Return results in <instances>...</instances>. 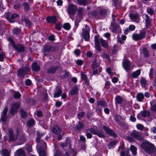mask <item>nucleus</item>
Returning a JSON list of instances; mask_svg holds the SVG:
<instances>
[{"mask_svg": "<svg viewBox=\"0 0 156 156\" xmlns=\"http://www.w3.org/2000/svg\"><path fill=\"white\" fill-rule=\"evenodd\" d=\"M142 149L146 153L151 154L156 152V148L154 145L148 141L143 142L141 145Z\"/></svg>", "mask_w": 156, "mask_h": 156, "instance_id": "1", "label": "nucleus"}, {"mask_svg": "<svg viewBox=\"0 0 156 156\" xmlns=\"http://www.w3.org/2000/svg\"><path fill=\"white\" fill-rule=\"evenodd\" d=\"M95 46L96 49L98 51H101V46L100 43L102 47L105 48H107L108 47V42L105 40H104L101 37L99 38L98 36L95 35L94 36Z\"/></svg>", "mask_w": 156, "mask_h": 156, "instance_id": "2", "label": "nucleus"}, {"mask_svg": "<svg viewBox=\"0 0 156 156\" xmlns=\"http://www.w3.org/2000/svg\"><path fill=\"white\" fill-rule=\"evenodd\" d=\"M100 62L99 60L95 59L93 62L92 66L93 69V74L96 75L101 71V68L100 67Z\"/></svg>", "mask_w": 156, "mask_h": 156, "instance_id": "3", "label": "nucleus"}, {"mask_svg": "<svg viewBox=\"0 0 156 156\" xmlns=\"http://www.w3.org/2000/svg\"><path fill=\"white\" fill-rule=\"evenodd\" d=\"M58 51V48L57 47L47 45L44 46L43 51L44 55H46L50 51L56 52Z\"/></svg>", "mask_w": 156, "mask_h": 156, "instance_id": "4", "label": "nucleus"}, {"mask_svg": "<svg viewBox=\"0 0 156 156\" xmlns=\"http://www.w3.org/2000/svg\"><path fill=\"white\" fill-rule=\"evenodd\" d=\"M146 33V32L145 31H140L139 34L134 33L132 35V38L135 41L141 40L145 37Z\"/></svg>", "mask_w": 156, "mask_h": 156, "instance_id": "5", "label": "nucleus"}, {"mask_svg": "<svg viewBox=\"0 0 156 156\" xmlns=\"http://www.w3.org/2000/svg\"><path fill=\"white\" fill-rule=\"evenodd\" d=\"M102 128L105 133L108 135L114 137H116L118 136L117 134L113 130L105 125L102 126Z\"/></svg>", "mask_w": 156, "mask_h": 156, "instance_id": "6", "label": "nucleus"}, {"mask_svg": "<svg viewBox=\"0 0 156 156\" xmlns=\"http://www.w3.org/2000/svg\"><path fill=\"white\" fill-rule=\"evenodd\" d=\"M90 30L89 27L87 25H85V29L82 30V36L86 41H87L90 38Z\"/></svg>", "mask_w": 156, "mask_h": 156, "instance_id": "7", "label": "nucleus"}, {"mask_svg": "<svg viewBox=\"0 0 156 156\" xmlns=\"http://www.w3.org/2000/svg\"><path fill=\"white\" fill-rule=\"evenodd\" d=\"M87 131V132L89 131L93 134L96 135L101 138H104L105 137L102 131L95 130L92 128L88 129Z\"/></svg>", "mask_w": 156, "mask_h": 156, "instance_id": "8", "label": "nucleus"}, {"mask_svg": "<svg viewBox=\"0 0 156 156\" xmlns=\"http://www.w3.org/2000/svg\"><path fill=\"white\" fill-rule=\"evenodd\" d=\"M77 9L76 6L73 4H70L68 6L67 12L70 16V15H75Z\"/></svg>", "mask_w": 156, "mask_h": 156, "instance_id": "9", "label": "nucleus"}, {"mask_svg": "<svg viewBox=\"0 0 156 156\" xmlns=\"http://www.w3.org/2000/svg\"><path fill=\"white\" fill-rule=\"evenodd\" d=\"M130 135L140 141H143L144 140V138L142 136L141 133L135 130H133L130 133Z\"/></svg>", "mask_w": 156, "mask_h": 156, "instance_id": "10", "label": "nucleus"}, {"mask_svg": "<svg viewBox=\"0 0 156 156\" xmlns=\"http://www.w3.org/2000/svg\"><path fill=\"white\" fill-rule=\"evenodd\" d=\"M111 25L110 29L112 32L115 33L120 32L121 30L120 26L115 22H112Z\"/></svg>", "mask_w": 156, "mask_h": 156, "instance_id": "11", "label": "nucleus"}, {"mask_svg": "<svg viewBox=\"0 0 156 156\" xmlns=\"http://www.w3.org/2000/svg\"><path fill=\"white\" fill-rule=\"evenodd\" d=\"M30 70L29 68L25 66L22 68L19 69L18 70V74L20 77H24V75L26 74Z\"/></svg>", "mask_w": 156, "mask_h": 156, "instance_id": "12", "label": "nucleus"}, {"mask_svg": "<svg viewBox=\"0 0 156 156\" xmlns=\"http://www.w3.org/2000/svg\"><path fill=\"white\" fill-rule=\"evenodd\" d=\"M37 137L36 138V142L37 143V145H44L45 147L46 146V144L43 140H40V139L41 136H43L44 133H42L39 131L37 132Z\"/></svg>", "mask_w": 156, "mask_h": 156, "instance_id": "13", "label": "nucleus"}, {"mask_svg": "<svg viewBox=\"0 0 156 156\" xmlns=\"http://www.w3.org/2000/svg\"><path fill=\"white\" fill-rule=\"evenodd\" d=\"M8 141L9 142L15 141L17 139L16 134L15 135L13 133V129L11 128L8 129Z\"/></svg>", "mask_w": 156, "mask_h": 156, "instance_id": "14", "label": "nucleus"}, {"mask_svg": "<svg viewBox=\"0 0 156 156\" xmlns=\"http://www.w3.org/2000/svg\"><path fill=\"white\" fill-rule=\"evenodd\" d=\"M8 110V108L7 107L5 108L1 114L0 121H2V124H4L5 123L7 119V114Z\"/></svg>", "mask_w": 156, "mask_h": 156, "instance_id": "15", "label": "nucleus"}, {"mask_svg": "<svg viewBox=\"0 0 156 156\" xmlns=\"http://www.w3.org/2000/svg\"><path fill=\"white\" fill-rule=\"evenodd\" d=\"M17 139L19 140L20 141V144H22L25 141V138L24 134L22 131H18L16 133Z\"/></svg>", "mask_w": 156, "mask_h": 156, "instance_id": "16", "label": "nucleus"}, {"mask_svg": "<svg viewBox=\"0 0 156 156\" xmlns=\"http://www.w3.org/2000/svg\"><path fill=\"white\" fill-rule=\"evenodd\" d=\"M20 107V105L18 103H15L12 105V107L9 112V114H10L12 115H14L15 113H16L17 109Z\"/></svg>", "mask_w": 156, "mask_h": 156, "instance_id": "17", "label": "nucleus"}, {"mask_svg": "<svg viewBox=\"0 0 156 156\" xmlns=\"http://www.w3.org/2000/svg\"><path fill=\"white\" fill-rule=\"evenodd\" d=\"M143 17L145 21L146 28L147 29L151 25V19L146 14H143Z\"/></svg>", "mask_w": 156, "mask_h": 156, "instance_id": "18", "label": "nucleus"}, {"mask_svg": "<svg viewBox=\"0 0 156 156\" xmlns=\"http://www.w3.org/2000/svg\"><path fill=\"white\" fill-rule=\"evenodd\" d=\"M122 65L123 68L127 72L131 70V66L129 61L124 60L122 62Z\"/></svg>", "mask_w": 156, "mask_h": 156, "instance_id": "19", "label": "nucleus"}, {"mask_svg": "<svg viewBox=\"0 0 156 156\" xmlns=\"http://www.w3.org/2000/svg\"><path fill=\"white\" fill-rule=\"evenodd\" d=\"M19 15L16 14H11L10 12L7 13L6 15L7 19L10 22L13 23L15 22L14 19L16 17H18Z\"/></svg>", "mask_w": 156, "mask_h": 156, "instance_id": "20", "label": "nucleus"}, {"mask_svg": "<svg viewBox=\"0 0 156 156\" xmlns=\"http://www.w3.org/2000/svg\"><path fill=\"white\" fill-rule=\"evenodd\" d=\"M114 119L115 121L121 126H122L125 125L124 122H122V120H123V118L119 115H116Z\"/></svg>", "mask_w": 156, "mask_h": 156, "instance_id": "21", "label": "nucleus"}, {"mask_svg": "<svg viewBox=\"0 0 156 156\" xmlns=\"http://www.w3.org/2000/svg\"><path fill=\"white\" fill-rule=\"evenodd\" d=\"M40 146L39 150V154L40 156H46V154L45 152V149L46 146L45 147L43 144L39 145Z\"/></svg>", "mask_w": 156, "mask_h": 156, "instance_id": "22", "label": "nucleus"}, {"mask_svg": "<svg viewBox=\"0 0 156 156\" xmlns=\"http://www.w3.org/2000/svg\"><path fill=\"white\" fill-rule=\"evenodd\" d=\"M61 131V128L57 125L54 126L51 129L52 132L57 135L60 134Z\"/></svg>", "mask_w": 156, "mask_h": 156, "instance_id": "23", "label": "nucleus"}, {"mask_svg": "<svg viewBox=\"0 0 156 156\" xmlns=\"http://www.w3.org/2000/svg\"><path fill=\"white\" fill-rule=\"evenodd\" d=\"M46 20L47 21L50 23L55 24L56 23L57 18L54 16H48L46 18Z\"/></svg>", "mask_w": 156, "mask_h": 156, "instance_id": "24", "label": "nucleus"}, {"mask_svg": "<svg viewBox=\"0 0 156 156\" xmlns=\"http://www.w3.org/2000/svg\"><path fill=\"white\" fill-rule=\"evenodd\" d=\"M58 66H51L48 70L47 72L48 73L53 74L58 69Z\"/></svg>", "mask_w": 156, "mask_h": 156, "instance_id": "25", "label": "nucleus"}, {"mask_svg": "<svg viewBox=\"0 0 156 156\" xmlns=\"http://www.w3.org/2000/svg\"><path fill=\"white\" fill-rule=\"evenodd\" d=\"M144 95L142 93H139L137 94L136 98L137 101L139 102H142L144 99Z\"/></svg>", "mask_w": 156, "mask_h": 156, "instance_id": "26", "label": "nucleus"}, {"mask_svg": "<svg viewBox=\"0 0 156 156\" xmlns=\"http://www.w3.org/2000/svg\"><path fill=\"white\" fill-rule=\"evenodd\" d=\"M0 154L2 156H10V152L7 149H4L0 151Z\"/></svg>", "mask_w": 156, "mask_h": 156, "instance_id": "27", "label": "nucleus"}, {"mask_svg": "<svg viewBox=\"0 0 156 156\" xmlns=\"http://www.w3.org/2000/svg\"><path fill=\"white\" fill-rule=\"evenodd\" d=\"M15 155L16 156H25L24 152L21 149H19L16 151Z\"/></svg>", "mask_w": 156, "mask_h": 156, "instance_id": "28", "label": "nucleus"}, {"mask_svg": "<svg viewBox=\"0 0 156 156\" xmlns=\"http://www.w3.org/2000/svg\"><path fill=\"white\" fill-rule=\"evenodd\" d=\"M140 70L138 69L136 71L133 72L131 74L132 77L133 78H137L140 74Z\"/></svg>", "mask_w": 156, "mask_h": 156, "instance_id": "29", "label": "nucleus"}, {"mask_svg": "<svg viewBox=\"0 0 156 156\" xmlns=\"http://www.w3.org/2000/svg\"><path fill=\"white\" fill-rule=\"evenodd\" d=\"M136 127L138 129L141 130L147 131L148 130L147 128L145 127L143 125L140 123H138L136 124Z\"/></svg>", "mask_w": 156, "mask_h": 156, "instance_id": "30", "label": "nucleus"}, {"mask_svg": "<svg viewBox=\"0 0 156 156\" xmlns=\"http://www.w3.org/2000/svg\"><path fill=\"white\" fill-rule=\"evenodd\" d=\"M81 78L84 80L85 83L87 85H88L89 82L88 80L87 77L85 73L83 72L81 73Z\"/></svg>", "mask_w": 156, "mask_h": 156, "instance_id": "31", "label": "nucleus"}, {"mask_svg": "<svg viewBox=\"0 0 156 156\" xmlns=\"http://www.w3.org/2000/svg\"><path fill=\"white\" fill-rule=\"evenodd\" d=\"M99 106L105 107L107 106L106 102L103 100L98 101L97 102V107H98Z\"/></svg>", "mask_w": 156, "mask_h": 156, "instance_id": "32", "label": "nucleus"}, {"mask_svg": "<svg viewBox=\"0 0 156 156\" xmlns=\"http://www.w3.org/2000/svg\"><path fill=\"white\" fill-rule=\"evenodd\" d=\"M78 87L76 86H75L73 87L71 90L70 92V94L71 95L76 94L78 93Z\"/></svg>", "mask_w": 156, "mask_h": 156, "instance_id": "33", "label": "nucleus"}, {"mask_svg": "<svg viewBox=\"0 0 156 156\" xmlns=\"http://www.w3.org/2000/svg\"><path fill=\"white\" fill-rule=\"evenodd\" d=\"M16 50L19 52H24V47L20 44H17L15 47Z\"/></svg>", "mask_w": 156, "mask_h": 156, "instance_id": "34", "label": "nucleus"}, {"mask_svg": "<svg viewBox=\"0 0 156 156\" xmlns=\"http://www.w3.org/2000/svg\"><path fill=\"white\" fill-rule=\"evenodd\" d=\"M32 69L33 70L37 72L40 70V66L36 62H34L32 65Z\"/></svg>", "mask_w": 156, "mask_h": 156, "instance_id": "35", "label": "nucleus"}, {"mask_svg": "<svg viewBox=\"0 0 156 156\" xmlns=\"http://www.w3.org/2000/svg\"><path fill=\"white\" fill-rule=\"evenodd\" d=\"M62 93V90L61 89H58L57 91L53 94V97L54 98L58 97L60 96L61 94Z\"/></svg>", "mask_w": 156, "mask_h": 156, "instance_id": "36", "label": "nucleus"}, {"mask_svg": "<svg viewBox=\"0 0 156 156\" xmlns=\"http://www.w3.org/2000/svg\"><path fill=\"white\" fill-rule=\"evenodd\" d=\"M130 149L132 152V154L136 156L137 154V148L134 145H131L130 147Z\"/></svg>", "mask_w": 156, "mask_h": 156, "instance_id": "37", "label": "nucleus"}, {"mask_svg": "<svg viewBox=\"0 0 156 156\" xmlns=\"http://www.w3.org/2000/svg\"><path fill=\"white\" fill-rule=\"evenodd\" d=\"M109 12L108 9H102L99 12V13L102 16H106Z\"/></svg>", "mask_w": 156, "mask_h": 156, "instance_id": "38", "label": "nucleus"}, {"mask_svg": "<svg viewBox=\"0 0 156 156\" xmlns=\"http://www.w3.org/2000/svg\"><path fill=\"white\" fill-rule=\"evenodd\" d=\"M84 127V124L81 122H79L77 125L76 126V129L78 130H80L83 129Z\"/></svg>", "mask_w": 156, "mask_h": 156, "instance_id": "39", "label": "nucleus"}, {"mask_svg": "<svg viewBox=\"0 0 156 156\" xmlns=\"http://www.w3.org/2000/svg\"><path fill=\"white\" fill-rule=\"evenodd\" d=\"M143 53L144 55V56L147 57L149 56V51L146 48H144L143 50Z\"/></svg>", "mask_w": 156, "mask_h": 156, "instance_id": "40", "label": "nucleus"}, {"mask_svg": "<svg viewBox=\"0 0 156 156\" xmlns=\"http://www.w3.org/2000/svg\"><path fill=\"white\" fill-rule=\"evenodd\" d=\"M78 14L80 17H82L84 13V11L82 7H79L77 9Z\"/></svg>", "mask_w": 156, "mask_h": 156, "instance_id": "41", "label": "nucleus"}, {"mask_svg": "<svg viewBox=\"0 0 156 156\" xmlns=\"http://www.w3.org/2000/svg\"><path fill=\"white\" fill-rule=\"evenodd\" d=\"M21 29L18 28H14L12 30V33L14 35H17L21 32Z\"/></svg>", "mask_w": 156, "mask_h": 156, "instance_id": "42", "label": "nucleus"}, {"mask_svg": "<svg viewBox=\"0 0 156 156\" xmlns=\"http://www.w3.org/2000/svg\"><path fill=\"white\" fill-rule=\"evenodd\" d=\"M78 4L81 5H87V0H77Z\"/></svg>", "mask_w": 156, "mask_h": 156, "instance_id": "43", "label": "nucleus"}, {"mask_svg": "<svg viewBox=\"0 0 156 156\" xmlns=\"http://www.w3.org/2000/svg\"><path fill=\"white\" fill-rule=\"evenodd\" d=\"M35 122L34 120L33 119H31L27 122V124L29 127H31L34 125Z\"/></svg>", "mask_w": 156, "mask_h": 156, "instance_id": "44", "label": "nucleus"}, {"mask_svg": "<svg viewBox=\"0 0 156 156\" xmlns=\"http://www.w3.org/2000/svg\"><path fill=\"white\" fill-rule=\"evenodd\" d=\"M116 102L118 104H121L123 101L122 98L119 96H118L115 97Z\"/></svg>", "mask_w": 156, "mask_h": 156, "instance_id": "45", "label": "nucleus"}, {"mask_svg": "<svg viewBox=\"0 0 156 156\" xmlns=\"http://www.w3.org/2000/svg\"><path fill=\"white\" fill-rule=\"evenodd\" d=\"M21 114V117L23 118H25L27 115V114L25 111H24L22 109H21L20 110Z\"/></svg>", "mask_w": 156, "mask_h": 156, "instance_id": "46", "label": "nucleus"}, {"mask_svg": "<svg viewBox=\"0 0 156 156\" xmlns=\"http://www.w3.org/2000/svg\"><path fill=\"white\" fill-rule=\"evenodd\" d=\"M116 142V141H112L108 145V148L111 149L114 147L115 146Z\"/></svg>", "mask_w": 156, "mask_h": 156, "instance_id": "47", "label": "nucleus"}, {"mask_svg": "<svg viewBox=\"0 0 156 156\" xmlns=\"http://www.w3.org/2000/svg\"><path fill=\"white\" fill-rule=\"evenodd\" d=\"M140 83L142 86L145 87L147 84L146 80L143 78H142L140 79Z\"/></svg>", "mask_w": 156, "mask_h": 156, "instance_id": "48", "label": "nucleus"}, {"mask_svg": "<svg viewBox=\"0 0 156 156\" xmlns=\"http://www.w3.org/2000/svg\"><path fill=\"white\" fill-rule=\"evenodd\" d=\"M142 115L143 117H148L150 115V112L148 111H144L142 113Z\"/></svg>", "mask_w": 156, "mask_h": 156, "instance_id": "49", "label": "nucleus"}, {"mask_svg": "<svg viewBox=\"0 0 156 156\" xmlns=\"http://www.w3.org/2000/svg\"><path fill=\"white\" fill-rule=\"evenodd\" d=\"M101 57L103 58H106L108 61H109L110 60L109 55L108 54L105 53H102L101 55Z\"/></svg>", "mask_w": 156, "mask_h": 156, "instance_id": "50", "label": "nucleus"}, {"mask_svg": "<svg viewBox=\"0 0 156 156\" xmlns=\"http://www.w3.org/2000/svg\"><path fill=\"white\" fill-rule=\"evenodd\" d=\"M65 143L66 144L69 148H70L71 146V142L69 138H66Z\"/></svg>", "mask_w": 156, "mask_h": 156, "instance_id": "51", "label": "nucleus"}, {"mask_svg": "<svg viewBox=\"0 0 156 156\" xmlns=\"http://www.w3.org/2000/svg\"><path fill=\"white\" fill-rule=\"evenodd\" d=\"M63 27L66 30H69L70 28V25L69 23H68L64 24Z\"/></svg>", "mask_w": 156, "mask_h": 156, "instance_id": "52", "label": "nucleus"}, {"mask_svg": "<svg viewBox=\"0 0 156 156\" xmlns=\"http://www.w3.org/2000/svg\"><path fill=\"white\" fill-rule=\"evenodd\" d=\"M147 12L151 16H152L154 14L153 10L150 8H148L147 9Z\"/></svg>", "mask_w": 156, "mask_h": 156, "instance_id": "53", "label": "nucleus"}, {"mask_svg": "<svg viewBox=\"0 0 156 156\" xmlns=\"http://www.w3.org/2000/svg\"><path fill=\"white\" fill-rule=\"evenodd\" d=\"M85 115V113L83 112H81L80 113H79L77 114V115L78 118L79 119H80L82 118Z\"/></svg>", "mask_w": 156, "mask_h": 156, "instance_id": "54", "label": "nucleus"}, {"mask_svg": "<svg viewBox=\"0 0 156 156\" xmlns=\"http://www.w3.org/2000/svg\"><path fill=\"white\" fill-rule=\"evenodd\" d=\"M130 17L131 19L136 20L138 17V16L137 14H131L130 15Z\"/></svg>", "mask_w": 156, "mask_h": 156, "instance_id": "55", "label": "nucleus"}, {"mask_svg": "<svg viewBox=\"0 0 156 156\" xmlns=\"http://www.w3.org/2000/svg\"><path fill=\"white\" fill-rule=\"evenodd\" d=\"M21 94L19 92H16L14 94V97L15 98H19Z\"/></svg>", "mask_w": 156, "mask_h": 156, "instance_id": "56", "label": "nucleus"}, {"mask_svg": "<svg viewBox=\"0 0 156 156\" xmlns=\"http://www.w3.org/2000/svg\"><path fill=\"white\" fill-rule=\"evenodd\" d=\"M76 63L78 65H81L83 64V60L81 59H78L76 61Z\"/></svg>", "mask_w": 156, "mask_h": 156, "instance_id": "57", "label": "nucleus"}, {"mask_svg": "<svg viewBox=\"0 0 156 156\" xmlns=\"http://www.w3.org/2000/svg\"><path fill=\"white\" fill-rule=\"evenodd\" d=\"M75 54L77 56H79L80 53V51L78 49H76L74 51Z\"/></svg>", "mask_w": 156, "mask_h": 156, "instance_id": "58", "label": "nucleus"}, {"mask_svg": "<svg viewBox=\"0 0 156 156\" xmlns=\"http://www.w3.org/2000/svg\"><path fill=\"white\" fill-rule=\"evenodd\" d=\"M54 156H62V154L60 151H57Z\"/></svg>", "mask_w": 156, "mask_h": 156, "instance_id": "59", "label": "nucleus"}, {"mask_svg": "<svg viewBox=\"0 0 156 156\" xmlns=\"http://www.w3.org/2000/svg\"><path fill=\"white\" fill-rule=\"evenodd\" d=\"M5 56V54L3 52H2L0 54V61H2L3 60L4 57Z\"/></svg>", "mask_w": 156, "mask_h": 156, "instance_id": "60", "label": "nucleus"}, {"mask_svg": "<svg viewBox=\"0 0 156 156\" xmlns=\"http://www.w3.org/2000/svg\"><path fill=\"white\" fill-rule=\"evenodd\" d=\"M113 3L112 5L115 6L117 5L118 4H119V0H113Z\"/></svg>", "mask_w": 156, "mask_h": 156, "instance_id": "61", "label": "nucleus"}, {"mask_svg": "<svg viewBox=\"0 0 156 156\" xmlns=\"http://www.w3.org/2000/svg\"><path fill=\"white\" fill-rule=\"evenodd\" d=\"M25 84L27 86H30L32 84V82L30 80L27 79L25 81Z\"/></svg>", "mask_w": 156, "mask_h": 156, "instance_id": "62", "label": "nucleus"}, {"mask_svg": "<svg viewBox=\"0 0 156 156\" xmlns=\"http://www.w3.org/2000/svg\"><path fill=\"white\" fill-rule=\"evenodd\" d=\"M23 5L24 6V9L26 10L28 9L29 8V5L26 2L24 3Z\"/></svg>", "mask_w": 156, "mask_h": 156, "instance_id": "63", "label": "nucleus"}, {"mask_svg": "<svg viewBox=\"0 0 156 156\" xmlns=\"http://www.w3.org/2000/svg\"><path fill=\"white\" fill-rule=\"evenodd\" d=\"M151 109L153 111H156V104L152 105L151 107Z\"/></svg>", "mask_w": 156, "mask_h": 156, "instance_id": "64", "label": "nucleus"}]
</instances>
